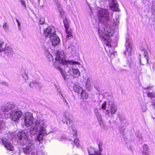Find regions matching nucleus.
<instances>
[{
	"label": "nucleus",
	"mask_w": 155,
	"mask_h": 155,
	"mask_svg": "<svg viewBox=\"0 0 155 155\" xmlns=\"http://www.w3.org/2000/svg\"><path fill=\"white\" fill-rule=\"evenodd\" d=\"M98 16L100 23L97 28L100 38L105 41L106 45L112 47L110 44L111 40L109 38L114 35L113 30L111 29V25L116 27L119 24L118 20H111L109 16L108 10L106 9L100 8L98 10Z\"/></svg>",
	"instance_id": "obj_1"
},
{
	"label": "nucleus",
	"mask_w": 155,
	"mask_h": 155,
	"mask_svg": "<svg viewBox=\"0 0 155 155\" xmlns=\"http://www.w3.org/2000/svg\"><path fill=\"white\" fill-rule=\"evenodd\" d=\"M36 124H38L39 125L37 126V124L35 126H33L30 128L29 131V134L31 136H34L37 133L38 134L36 135V139L37 140L40 141L43 139L44 136L47 135L46 130L44 127L45 122L44 121L38 120Z\"/></svg>",
	"instance_id": "obj_2"
},
{
	"label": "nucleus",
	"mask_w": 155,
	"mask_h": 155,
	"mask_svg": "<svg viewBox=\"0 0 155 155\" xmlns=\"http://www.w3.org/2000/svg\"><path fill=\"white\" fill-rule=\"evenodd\" d=\"M103 112L108 117L111 118L117 110V108L114 102L109 101L107 103L104 101L101 107Z\"/></svg>",
	"instance_id": "obj_3"
},
{
	"label": "nucleus",
	"mask_w": 155,
	"mask_h": 155,
	"mask_svg": "<svg viewBox=\"0 0 155 155\" xmlns=\"http://www.w3.org/2000/svg\"><path fill=\"white\" fill-rule=\"evenodd\" d=\"M46 37H49L52 45L56 46L60 43V40L58 36L55 33L54 28L52 26H48L44 31Z\"/></svg>",
	"instance_id": "obj_4"
},
{
	"label": "nucleus",
	"mask_w": 155,
	"mask_h": 155,
	"mask_svg": "<svg viewBox=\"0 0 155 155\" xmlns=\"http://www.w3.org/2000/svg\"><path fill=\"white\" fill-rule=\"evenodd\" d=\"M65 57L64 52L62 50H58L57 51L56 57L55 58V60L58 62H54L53 63V65L57 68H58L59 70L61 69L60 68V64L58 62L60 61L64 65L68 66L70 64H74L75 62L73 61L66 60L64 59Z\"/></svg>",
	"instance_id": "obj_5"
},
{
	"label": "nucleus",
	"mask_w": 155,
	"mask_h": 155,
	"mask_svg": "<svg viewBox=\"0 0 155 155\" xmlns=\"http://www.w3.org/2000/svg\"><path fill=\"white\" fill-rule=\"evenodd\" d=\"M21 145L24 146L22 148L21 151L26 154H28V155H47L46 153L41 151H38L37 154L35 153L33 140H30L26 144Z\"/></svg>",
	"instance_id": "obj_6"
},
{
	"label": "nucleus",
	"mask_w": 155,
	"mask_h": 155,
	"mask_svg": "<svg viewBox=\"0 0 155 155\" xmlns=\"http://www.w3.org/2000/svg\"><path fill=\"white\" fill-rule=\"evenodd\" d=\"M14 134L10 132L9 131H7L5 135V137L2 139V142L4 145L5 147L7 150L10 151H12L14 149V147L11 144L10 140H12L14 137Z\"/></svg>",
	"instance_id": "obj_7"
},
{
	"label": "nucleus",
	"mask_w": 155,
	"mask_h": 155,
	"mask_svg": "<svg viewBox=\"0 0 155 155\" xmlns=\"http://www.w3.org/2000/svg\"><path fill=\"white\" fill-rule=\"evenodd\" d=\"M34 120V118L33 117L32 114L31 113H28L26 114L25 116L24 117V121L25 125L28 127H29L28 129L29 131L30 128L33 126H35L37 124V126L38 127L39 125L38 124H36L38 121H44L43 120H41L40 119H37V120H35V121L34 122L33 120Z\"/></svg>",
	"instance_id": "obj_8"
},
{
	"label": "nucleus",
	"mask_w": 155,
	"mask_h": 155,
	"mask_svg": "<svg viewBox=\"0 0 155 155\" xmlns=\"http://www.w3.org/2000/svg\"><path fill=\"white\" fill-rule=\"evenodd\" d=\"M29 133L28 130H25L19 132L17 134V142L21 145L26 144L30 140L28 138V133Z\"/></svg>",
	"instance_id": "obj_9"
},
{
	"label": "nucleus",
	"mask_w": 155,
	"mask_h": 155,
	"mask_svg": "<svg viewBox=\"0 0 155 155\" xmlns=\"http://www.w3.org/2000/svg\"><path fill=\"white\" fill-rule=\"evenodd\" d=\"M4 43L0 44V55L2 57L7 56L9 57H12L13 54L12 49L6 44L4 48Z\"/></svg>",
	"instance_id": "obj_10"
},
{
	"label": "nucleus",
	"mask_w": 155,
	"mask_h": 155,
	"mask_svg": "<svg viewBox=\"0 0 155 155\" xmlns=\"http://www.w3.org/2000/svg\"><path fill=\"white\" fill-rule=\"evenodd\" d=\"M22 114L23 113L21 111L16 110H12L9 113L10 118L14 122L18 121Z\"/></svg>",
	"instance_id": "obj_11"
},
{
	"label": "nucleus",
	"mask_w": 155,
	"mask_h": 155,
	"mask_svg": "<svg viewBox=\"0 0 155 155\" xmlns=\"http://www.w3.org/2000/svg\"><path fill=\"white\" fill-rule=\"evenodd\" d=\"M72 131L73 132V137L72 138H68V140L70 141H71V144H75L77 147H78L79 144V140L77 138V130L76 128L72 126L71 127Z\"/></svg>",
	"instance_id": "obj_12"
},
{
	"label": "nucleus",
	"mask_w": 155,
	"mask_h": 155,
	"mask_svg": "<svg viewBox=\"0 0 155 155\" xmlns=\"http://www.w3.org/2000/svg\"><path fill=\"white\" fill-rule=\"evenodd\" d=\"M64 27L65 29L66 33L67 34L66 38L68 39L71 38L73 36L71 31L69 29V21L68 19L65 18L63 20Z\"/></svg>",
	"instance_id": "obj_13"
},
{
	"label": "nucleus",
	"mask_w": 155,
	"mask_h": 155,
	"mask_svg": "<svg viewBox=\"0 0 155 155\" xmlns=\"http://www.w3.org/2000/svg\"><path fill=\"white\" fill-rule=\"evenodd\" d=\"M128 41L129 39L127 38L126 39L125 44L126 51L124 52V54L125 55L126 58L128 57L131 55V51H132V45Z\"/></svg>",
	"instance_id": "obj_14"
},
{
	"label": "nucleus",
	"mask_w": 155,
	"mask_h": 155,
	"mask_svg": "<svg viewBox=\"0 0 155 155\" xmlns=\"http://www.w3.org/2000/svg\"><path fill=\"white\" fill-rule=\"evenodd\" d=\"M15 105L12 103H8L5 104L4 106L2 107V110L5 114H8V112L13 109L15 107Z\"/></svg>",
	"instance_id": "obj_15"
},
{
	"label": "nucleus",
	"mask_w": 155,
	"mask_h": 155,
	"mask_svg": "<svg viewBox=\"0 0 155 155\" xmlns=\"http://www.w3.org/2000/svg\"><path fill=\"white\" fill-rule=\"evenodd\" d=\"M30 87L32 88H35L40 89L42 87V84L40 82L36 81H33L30 82L29 84Z\"/></svg>",
	"instance_id": "obj_16"
},
{
	"label": "nucleus",
	"mask_w": 155,
	"mask_h": 155,
	"mask_svg": "<svg viewBox=\"0 0 155 155\" xmlns=\"http://www.w3.org/2000/svg\"><path fill=\"white\" fill-rule=\"evenodd\" d=\"M69 73L70 74L74 77L76 78L80 75V72L78 69L72 68V69L69 70Z\"/></svg>",
	"instance_id": "obj_17"
},
{
	"label": "nucleus",
	"mask_w": 155,
	"mask_h": 155,
	"mask_svg": "<svg viewBox=\"0 0 155 155\" xmlns=\"http://www.w3.org/2000/svg\"><path fill=\"white\" fill-rule=\"evenodd\" d=\"M110 6L114 11H118V5L116 0H111L110 3Z\"/></svg>",
	"instance_id": "obj_18"
},
{
	"label": "nucleus",
	"mask_w": 155,
	"mask_h": 155,
	"mask_svg": "<svg viewBox=\"0 0 155 155\" xmlns=\"http://www.w3.org/2000/svg\"><path fill=\"white\" fill-rule=\"evenodd\" d=\"M118 117L119 118V120L121 124H123L124 122V124L127 126L129 124L128 121L126 119L125 116L121 114H119Z\"/></svg>",
	"instance_id": "obj_19"
},
{
	"label": "nucleus",
	"mask_w": 155,
	"mask_h": 155,
	"mask_svg": "<svg viewBox=\"0 0 155 155\" xmlns=\"http://www.w3.org/2000/svg\"><path fill=\"white\" fill-rule=\"evenodd\" d=\"M144 58L143 59L144 62H142V61L141 59L140 60V64L142 65H144L145 64H147L149 62L147 53L145 51H144Z\"/></svg>",
	"instance_id": "obj_20"
},
{
	"label": "nucleus",
	"mask_w": 155,
	"mask_h": 155,
	"mask_svg": "<svg viewBox=\"0 0 155 155\" xmlns=\"http://www.w3.org/2000/svg\"><path fill=\"white\" fill-rule=\"evenodd\" d=\"M142 153V155H149V148L146 144H144L143 146Z\"/></svg>",
	"instance_id": "obj_21"
},
{
	"label": "nucleus",
	"mask_w": 155,
	"mask_h": 155,
	"mask_svg": "<svg viewBox=\"0 0 155 155\" xmlns=\"http://www.w3.org/2000/svg\"><path fill=\"white\" fill-rule=\"evenodd\" d=\"M102 143L101 142H99L98 145L99 149V152L97 151H95L94 154H92L89 153V152L88 153L90 155H102L101 153L102 150Z\"/></svg>",
	"instance_id": "obj_22"
},
{
	"label": "nucleus",
	"mask_w": 155,
	"mask_h": 155,
	"mask_svg": "<svg viewBox=\"0 0 155 155\" xmlns=\"http://www.w3.org/2000/svg\"><path fill=\"white\" fill-rule=\"evenodd\" d=\"M74 91L78 94H80L83 89L78 84H75L73 87Z\"/></svg>",
	"instance_id": "obj_23"
},
{
	"label": "nucleus",
	"mask_w": 155,
	"mask_h": 155,
	"mask_svg": "<svg viewBox=\"0 0 155 155\" xmlns=\"http://www.w3.org/2000/svg\"><path fill=\"white\" fill-rule=\"evenodd\" d=\"M62 121L63 123L65 124L66 123L68 125H70L72 122V120L70 119L66 115H64L63 116Z\"/></svg>",
	"instance_id": "obj_24"
},
{
	"label": "nucleus",
	"mask_w": 155,
	"mask_h": 155,
	"mask_svg": "<svg viewBox=\"0 0 155 155\" xmlns=\"http://www.w3.org/2000/svg\"><path fill=\"white\" fill-rule=\"evenodd\" d=\"M58 9V12L59 13V15L61 17H62L64 14V12L61 5L60 4L56 6Z\"/></svg>",
	"instance_id": "obj_25"
},
{
	"label": "nucleus",
	"mask_w": 155,
	"mask_h": 155,
	"mask_svg": "<svg viewBox=\"0 0 155 155\" xmlns=\"http://www.w3.org/2000/svg\"><path fill=\"white\" fill-rule=\"evenodd\" d=\"M80 95L83 100L87 99L88 97V94L86 92L85 90L84 89L80 93Z\"/></svg>",
	"instance_id": "obj_26"
},
{
	"label": "nucleus",
	"mask_w": 155,
	"mask_h": 155,
	"mask_svg": "<svg viewBox=\"0 0 155 155\" xmlns=\"http://www.w3.org/2000/svg\"><path fill=\"white\" fill-rule=\"evenodd\" d=\"M92 99H91V101H92V103H91V105L92 107H93L94 108H96V107L98 105V103L96 101H94L93 99V100H92Z\"/></svg>",
	"instance_id": "obj_27"
},
{
	"label": "nucleus",
	"mask_w": 155,
	"mask_h": 155,
	"mask_svg": "<svg viewBox=\"0 0 155 155\" xmlns=\"http://www.w3.org/2000/svg\"><path fill=\"white\" fill-rule=\"evenodd\" d=\"M61 96L62 97H61V99L64 102L65 104L68 107H69V105L67 102V100L65 99L64 97L63 94H61Z\"/></svg>",
	"instance_id": "obj_28"
},
{
	"label": "nucleus",
	"mask_w": 155,
	"mask_h": 155,
	"mask_svg": "<svg viewBox=\"0 0 155 155\" xmlns=\"http://www.w3.org/2000/svg\"><path fill=\"white\" fill-rule=\"evenodd\" d=\"M128 64V63H127ZM129 67H130L131 69H133L135 70L137 69V67L135 65V63H131L129 62L128 63Z\"/></svg>",
	"instance_id": "obj_29"
},
{
	"label": "nucleus",
	"mask_w": 155,
	"mask_h": 155,
	"mask_svg": "<svg viewBox=\"0 0 155 155\" xmlns=\"http://www.w3.org/2000/svg\"><path fill=\"white\" fill-rule=\"evenodd\" d=\"M95 115L96 116V117L98 121H101V120L102 117L100 112L97 113V114H95Z\"/></svg>",
	"instance_id": "obj_30"
},
{
	"label": "nucleus",
	"mask_w": 155,
	"mask_h": 155,
	"mask_svg": "<svg viewBox=\"0 0 155 155\" xmlns=\"http://www.w3.org/2000/svg\"><path fill=\"white\" fill-rule=\"evenodd\" d=\"M3 28L6 32H7L8 29V27L6 22H5L4 23Z\"/></svg>",
	"instance_id": "obj_31"
},
{
	"label": "nucleus",
	"mask_w": 155,
	"mask_h": 155,
	"mask_svg": "<svg viewBox=\"0 0 155 155\" xmlns=\"http://www.w3.org/2000/svg\"><path fill=\"white\" fill-rule=\"evenodd\" d=\"M55 89L56 90L57 92L58 93H60L61 94H61H62L61 93V89L60 87L58 86H56V85H55Z\"/></svg>",
	"instance_id": "obj_32"
},
{
	"label": "nucleus",
	"mask_w": 155,
	"mask_h": 155,
	"mask_svg": "<svg viewBox=\"0 0 155 155\" xmlns=\"http://www.w3.org/2000/svg\"><path fill=\"white\" fill-rule=\"evenodd\" d=\"M5 122L2 120H0V130L4 127Z\"/></svg>",
	"instance_id": "obj_33"
},
{
	"label": "nucleus",
	"mask_w": 155,
	"mask_h": 155,
	"mask_svg": "<svg viewBox=\"0 0 155 155\" xmlns=\"http://www.w3.org/2000/svg\"><path fill=\"white\" fill-rule=\"evenodd\" d=\"M136 136L139 138V140H142V138L141 135L139 134L138 131H136L135 133Z\"/></svg>",
	"instance_id": "obj_34"
},
{
	"label": "nucleus",
	"mask_w": 155,
	"mask_h": 155,
	"mask_svg": "<svg viewBox=\"0 0 155 155\" xmlns=\"http://www.w3.org/2000/svg\"><path fill=\"white\" fill-rule=\"evenodd\" d=\"M22 77L26 81L28 79V74L25 72V73L22 74Z\"/></svg>",
	"instance_id": "obj_35"
},
{
	"label": "nucleus",
	"mask_w": 155,
	"mask_h": 155,
	"mask_svg": "<svg viewBox=\"0 0 155 155\" xmlns=\"http://www.w3.org/2000/svg\"><path fill=\"white\" fill-rule=\"evenodd\" d=\"M85 87L86 90L90 91L91 89V84H85Z\"/></svg>",
	"instance_id": "obj_36"
},
{
	"label": "nucleus",
	"mask_w": 155,
	"mask_h": 155,
	"mask_svg": "<svg viewBox=\"0 0 155 155\" xmlns=\"http://www.w3.org/2000/svg\"><path fill=\"white\" fill-rule=\"evenodd\" d=\"M45 55L46 56H48L49 58L52 57L51 55L50 54L48 50H47V51H45Z\"/></svg>",
	"instance_id": "obj_37"
},
{
	"label": "nucleus",
	"mask_w": 155,
	"mask_h": 155,
	"mask_svg": "<svg viewBox=\"0 0 155 155\" xmlns=\"http://www.w3.org/2000/svg\"><path fill=\"white\" fill-rule=\"evenodd\" d=\"M125 130V128H124L123 127H120V133L121 134L123 135L124 133V130Z\"/></svg>",
	"instance_id": "obj_38"
},
{
	"label": "nucleus",
	"mask_w": 155,
	"mask_h": 155,
	"mask_svg": "<svg viewBox=\"0 0 155 155\" xmlns=\"http://www.w3.org/2000/svg\"><path fill=\"white\" fill-rule=\"evenodd\" d=\"M45 22V20L44 18H40L39 21V23L40 25L43 24Z\"/></svg>",
	"instance_id": "obj_39"
},
{
	"label": "nucleus",
	"mask_w": 155,
	"mask_h": 155,
	"mask_svg": "<svg viewBox=\"0 0 155 155\" xmlns=\"http://www.w3.org/2000/svg\"><path fill=\"white\" fill-rule=\"evenodd\" d=\"M20 2L22 5L24 7L25 9H26V5L25 2V1L23 0H21Z\"/></svg>",
	"instance_id": "obj_40"
},
{
	"label": "nucleus",
	"mask_w": 155,
	"mask_h": 155,
	"mask_svg": "<svg viewBox=\"0 0 155 155\" xmlns=\"http://www.w3.org/2000/svg\"><path fill=\"white\" fill-rule=\"evenodd\" d=\"M91 80V79L90 78H88L86 80L85 84H90Z\"/></svg>",
	"instance_id": "obj_41"
},
{
	"label": "nucleus",
	"mask_w": 155,
	"mask_h": 155,
	"mask_svg": "<svg viewBox=\"0 0 155 155\" xmlns=\"http://www.w3.org/2000/svg\"><path fill=\"white\" fill-rule=\"evenodd\" d=\"M100 110H101L100 109H98L97 108H94V112L95 114H97V113H98L99 112H100Z\"/></svg>",
	"instance_id": "obj_42"
},
{
	"label": "nucleus",
	"mask_w": 155,
	"mask_h": 155,
	"mask_svg": "<svg viewBox=\"0 0 155 155\" xmlns=\"http://www.w3.org/2000/svg\"><path fill=\"white\" fill-rule=\"evenodd\" d=\"M0 84L7 86H8V84L6 82L2 81H0Z\"/></svg>",
	"instance_id": "obj_43"
},
{
	"label": "nucleus",
	"mask_w": 155,
	"mask_h": 155,
	"mask_svg": "<svg viewBox=\"0 0 155 155\" xmlns=\"http://www.w3.org/2000/svg\"><path fill=\"white\" fill-rule=\"evenodd\" d=\"M54 2L56 6L57 5H58L60 4V3L58 2V0H54Z\"/></svg>",
	"instance_id": "obj_44"
},
{
	"label": "nucleus",
	"mask_w": 155,
	"mask_h": 155,
	"mask_svg": "<svg viewBox=\"0 0 155 155\" xmlns=\"http://www.w3.org/2000/svg\"><path fill=\"white\" fill-rule=\"evenodd\" d=\"M155 70V65L154 64H153L152 67V69H151V70L153 71Z\"/></svg>",
	"instance_id": "obj_45"
},
{
	"label": "nucleus",
	"mask_w": 155,
	"mask_h": 155,
	"mask_svg": "<svg viewBox=\"0 0 155 155\" xmlns=\"http://www.w3.org/2000/svg\"><path fill=\"white\" fill-rule=\"evenodd\" d=\"M61 74L63 77V78L64 80H66V78H65V76L64 75V74L62 72H61Z\"/></svg>",
	"instance_id": "obj_46"
},
{
	"label": "nucleus",
	"mask_w": 155,
	"mask_h": 155,
	"mask_svg": "<svg viewBox=\"0 0 155 155\" xmlns=\"http://www.w3.org/2000/svg\"><path fill=\"white\" fill-rule=\"evenodd\" d=\"M17 23H18V28H20L21 23L19 22Z\"/></svg>",
	"instance_id": "obj_47"
},
{
	"label": "nucleus",
	"mask_w": 155,
	"mask_h": 155,
	"mask_svg": "<svg viewBox=\"0 0 155 155\" xmlns=\"http://www.w3.org/2000/svg\"><path fill=\"white\" fill-rule=\"evenodd\" d=\"M95 88L96 89V90L98 92L99 91V88L98 87H95Z\"/></svg>",
	"instance_id": "obj_48"
},
{
	"label": "nucleus",
	"mask_w": 155,
	"mask_h": 155,
	"mask_svg": "<svg viewBox=\"0 0 155 155\" xmlns=\"http://www.w3.org/2000/svg\"><path fill=\"white\" fill-rule=\"evenodd\" d=\"M128 148L130 150H132V147L131 146L129 145Z\"/></svg>",
	"instance_id": "obj_49"
},
{
	"label": "nucleus",
	"mask_w": 155,
	"mask_h": 155,
	"mask_svg": "<svg viewBox=\"0 0 155 155\" xmlns=\"http://www.w3.org/2000/svg\"><path fill=\"white\" fill-rule=\"evenodd\" d=\"M40 0H38V5H39L40 4Z\"/></svg>",
	"instance_id": "obj_50"
},
{
	"label": "nucleus",
	"mask_w": 155,
	"mask_h": 155,
	"mask_svg": "<svg viewBox=\"0 0 155 155\" xmlns=\"http://www.w3.org/2000/svg\"><path fill=\"white\" fill-rule=\"evenodd\" d=\"M145 89H150V87H146L144 88Z\"/></svg>",
	"instance_id": "obj_51"
},
{
	"label": "nucleus",
	"mask_w": 155,
	"mask_h": 155,
	"mask_svg": "<svg viewBox=\"0 0 155 155\" xmlns=\"http://www.w3.org/2000/svg\"><path fill=\"white\" fill-rule=\"evenodd\" d=\"M16 21L17 22V23L19 22V21L17 19H16Z\"/></svg>",
	"instance_id": "obj_52"
},
{
	"label": "nucleus",
	"mask_w": 155,
	"mask_h": 155,
	"mask_svg": "<svg viewBox=\"0 0 155 155\" xmlns=\"http://www.w3.org/2000/svg\"><path fill=\"white\" fill-rule=\"evenodd\" d=\"M142 50H143V51H144V48H142Z\"/></svg>",
	"instance_id": "obj_53"
},
{
	"label": "nucleus",
	"mask_w": 155,
	"mask_h": 155,
	"mask_svg": "<svg viewBox=\"0 0 155 155\" xmlns=\"http://www.w3.org/2000/svg\"><path fill=\"white\" fill-rule=\"evenodd\" d=\"M109 123H111V122H110V120L109 121Z\"/></svg>",
	"instance_id": "obj_54"
},
{
	"label": "nucleus",
	"mask_w": 155,
	"mask_h": 155,
	"mask_svg": "<svg viewBox=\"0 0 155 155\" xmlns=\"http://www.w3.org/2000/svg\"><path fill=\"white\" fill-rule=\"evenodd\" d=\"M49 134V133H48V134Z\"/></svg>",
	"instance_id": "obj_55"
},
{
	"label": "nucleus",
	"mask_w": 155,
	"mask_h": 155,
	"mask_svg": "<svg viewBox=\"0 0 155 155\" xmlns=\"http://www.w3.org/2000/svg\"><path fill=\"white\" fill-rule=\"evenodd\" d=\"M49 134V133H48V134Z\"/></svg>",
	"instance_id": "obj_56"
}]
</instances>
